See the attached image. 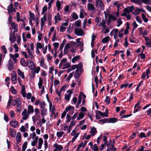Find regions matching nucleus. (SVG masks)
Returning <instances> with one entry per match:
<instances>
[{
	"mask_svg": "<svg viewBox=\"0 0 151 151\" xmlns=\"http://www.w3.org/2000/svg\"><path fill=\"white\" fill-rule=\"evenodd\" d=\"M76 73L74 74V76L76 78L79 77L80 73L82 71V68L83 66L82 63H80L76 65Z\"/></svg>",
	"mask_w": 151,
	"mask_h": 151,
	"instance_id": "nucleus-1",
	"label": "nucleus"
},
{
	"mask_svg": "<svg viewBox=\"0 0 151 151\" xmlns=\"http://www.w3.org/2000/svg\"><path fill=\"white\" fill-rule=\"evenodd\" d=\"M80 134V132L78 131V129L77 128H75L72 131L70 134L73 136V138L72 140V142H73L78 137Z\"/></svg>",
	"mask_w": 151,
	"mask_h": 151,
	"instance_id": "nucleus-2",
	"label": "nucleus"
},
{
	"mask_svg": "<svg viewBox=\"0 0 151 151\" xmlns=\"http://www.w3.org/2000/svg\"><path fill=\"white\" fill-rule=\"evenodd\" d=\"M53 146L54 148L53 151H61L63 149V145H59L56 142L53 145Z\"/></svg>",
	"mask_w": 151,
	"mask_h": 151,
	"instance_id": "nucleus-3",
	"label": "nucleus"
},
{
	"mask_svg": "<svg viewBox=\"0 0 151 151\" xmlns=\"http://www.w3.org/2000/svg\"><path fill=\"white\" fill-rule=\"evenodd\" d=\"M27 65L28 66L29 69L33 70H34L36 67L34 63L30 60L27 61Z\"/></svg>",
	"mask_w": 151,
	"mask_h": 151,
	"instance_id": "nucleus-4",
	"label": "nucleus"
},
{
	"mask_svg": "<svg viewBox=\"0 0 151 151\" xmlns=\"http://www.w3.org/2000/svg\"><path fill=\"white\" fill-rule=\"evenodd\" d=\"M104 3L102 0H96V6L98 8L100 7L101 9H104Z\"/></svg>",
	"mask_w": 151,
	"mask_h": 151,
	"instance_id": "nucleus-5",
	"label": "nucleus"
},
{
	"mask_svg": "<svg viewBox=\"0 0 151 151\" xmlns=\"http://www.w3.org/2000/svg\"><path fill=\"white\" fill-rule=\"evenodd\" d=\"M134 9V6L133 5L131 6H127L124 9L123 13H125L127 14H129L130 12H132V11Z\"/></svg>",
	"mask_w": 151,
	"mask_h": 151,
	"instance_id": "nucleus-6",
	"label": "nucleus"
},
{
	"mask_svg": "<svg viewBox=\"0 0 151 151\" xmlns=\"http://www.w3.org/2000/svg\"><path fill=\"white\" fill-rule=\"evenodd\" d=\"M74 32L75 34L77 36H82L84 32L82 29L79 28L78 29H76L74 30Z\"/></svg>",
	"mask_w": 151,
	"mask_h": 151,
	"instance_id": "nucleus-7",
	"label": "nucleus"
},
{
	"mask_svg": "<svg viewBox=\"0 0 151 151\" xmlns=\"http://www.w3.org/2000/svg\"><path fill=\"white\" fill-rule=\"evenodd\" d=\"M27 51L29 57L32 59L33 58L34 56L33 55V48H27Z\"/></svg>",
	"mask_w": 151,
	"mask_h": 151,
	"instance_id": "nucleus-8",
	"label": "nucleus"
},
{
	"mask_svg": "<svg viewBox=\"0 0 151 151\" xmlns=\"http://www.w3.org/2000/svg\"><path fill=\"white\" fill-rule=\"evenodd\" d=\"M74 107L73 106H69L65 108V109L64 111H65L66 113L68 111H70L71 112L70 113V114H73L74 112Z\"/></svg>",
	"mask_w": 151,
	"mask_h": 151,
	"instance_id": "nucleus-9",
	"label": "nucleus"
},
{
	"mask_svg": "<svg viewBox=\"0 0 151 151\" xmlns=\"http://www.w3.org/2000/svg\"><path fill=\"white\" fill-rule=\"evenodd\" d=\"M17 75L15 72L13 73L11 76V80L12 83L15 84L17 83Z\"/></svg>",
	"mask_w": 151,
	"mask_h": 151,
	"instance_id": "nucleus-10",
	"label": "nucleus"
},
{
	"mask_svg": "<svg viewBox=\"0 0 151 151\" xmlns=\"http://www.w3.org/2000/svg\"><path fill=\"white\" fill-rule=\"evenodd\" d=\"M72 91H71L68 90L67 91V93L65 95V99L67 101H68L70 99L71 96Z\"/></svg>",
	"mask_w": 151,
	"mask_h": 151,
	"instance_id": "nucleus-11",
	"label": "nucleus"
},
{
	"mask_svg": "<svg viewBox=\"0 0 151 151\" xmlns=\"http://www.w3.org/2000/svg\"><path fill=\"white\" fill-rule=\"evenodd\" d=\"M9 124L12 127L15 128L18 126V122L16 120L11 121L9 122Z\"/></svg>",
	"mask_w": 151,
	"mask_h": 151,
	"instance_id": "nucleus-12",
	"label": "nucleus"
},
{
	"mask_svg": "<svg viewBox=\"0 0 151 151\" xmlns=\"http://www.w3.org/2000/svg\"><path fill=\"white\" fill-rule=\"evenodd\" d=\"M89 133L92 136H94L97 133L96 129L94 127L91 128Z\"/></svg>",
	"mask_w": 151,
	"mask_h": 151,
	"instance_id": "nucleus-13",
	"label": "nucleus"
},
{
	"mask_svg": "<svg viewBox=\"0 0 151 151\" xmlns=\"http://www.w3.org/2000/svg\"><path fill=\"white\" fill-rule=\"evenodd\" d=\"M97 112L98 114L101 116H104L106 117H107L109 116L108 114V112L107 109H106L105 112L103 113L100 111H98Z\"/></svg>",
	"mask_w": 151,
	"mask_h": 151,
	"instance_id": "nucleus-14",
	"label": "nucleus"
},
{
	"mask_svg": "<svg viewBox=\"0 0 151 151\" xmlns=\"http://www.w3.org/2000/svg\"><path fill=\"white\" fill-rule=\"evenodd\" d=\"M51 48H48L49 50L52 52V54L54 55V57L55 58L57 57L58 54L57 51V48H54V50L52 49Z\"/></svg>",
	"mask_w": 151,
	"mask_h": 151,
	"instance_id": "nucleus-15",
	"label": "nucleus"
},
{
	"mask_svg": "<svg viewBox=\"0 0 151 151\" xmlns=\"http://www.w3.org/2000/svg\"><path fill=\"white\" fill-rule=\"evenodd\" d=\"M80 39L78 38L76 40V45H77V47H83V42L80 41Z\"/></svg>",
	"mask_w": 151,
	"mask_h": 151,
	"instance_id": "nucleus-16",
	"label": "nucleus"
},
{
	"mask_svg": "<svg viewBox=\"0 0 151 151\" xmlns=\"http://www.w3.org/2000/svg\"><path fill=\"white\" fill-rule=\"evenodd\" d=\"M67 59L66 58H63L59 64V68L62 69L65 64L67 63Z\"/></svg>",
	"mask_w": 151,
	"mask_h": 151,
	"instance_id": "nucleus-17",
	"label": "nucleus"
},
{
	"mask_svg": "<svg viewBox=\"0 0 151 151\" xmlns=\"http://www.w3.org/2000/svg\"><path fill=\"white\" fill-rule=\"evenodd\" d=\"M76 44V42L73 41H71L70 42H68L66 44L64 47H70L71 46H75Z\"/></svg>",
	"mask_w": 151,
	"mask_h": 151,
	"instance_id": "nucleus-18",
	"label": "nucleus"
},
{
	"mask_svg": "<svg viewBox=\"0 0 151 151\" xmlns=\"http://www.w3.org/2000/svg\"><path fill=\"white\" fill-rule=\"evenodd\" d=\"M86 114L85 112L83 111H81L78 114V116L77 117V119L78 120H79L83 119L84 116Z\"/></svg>",
	"mask_w": 151,
	"mask_h": 151,
	"instance_id": "nucleus-19",
	"label": "nucleus"
},
{
	"mask_svg": "<svg viewBox=\"0 0 151 151\" xmlns=\"http://www.w3.org/2000/svg\"><path fill=\"white\" fill-rule=\"evenodd\" d=\"M21 134L20 132H18L17 133V136L16 137V139L17 142V143H19L21 142Z\"/></svg>",
	"mask_w": 151,
	"mask_h": 151,
	"instance_id": "nucleus-20",
	"label": "nucleus"
},
{
	"mask_svg": "<svg viewBox=\"0 0 151 151\" xmlns=\"http://www.w3.org/2000/svg\"><path fill=\"white\" fill-rule=\"evenodd\" d=\"M98 49H93L91 52V55L92 58H93L95 56V54H97Z\"/></svg>",
	"mask_w": 151,
	"mask_h": 151,
	"instance_id": "nucleus-21",
	"label": "nucleus"
},
{
	"mask_svg": "<svg viewBox=\"0 0 151 151\" xmlns=\"http://www.w3.org/2000/svg\"><path fill=\"white\" fill-rule=\"evenodd\" d=\"M13 66L12 60L9 59L8 62V69L9 70H12L13 68Z\"/></svg>",
	"mask_w": 151,
	"mask_h": 151,
	"instance_id": "nucleus-22",
	"label": "nucleus"
},
{
	"mask_svg": "<svg viewBox=\"0 0 151 151\" xmlns=\"http://www.w3.org/2000/svg\"><path fill=\"white\" fill-rule=\"evenodd\" d=\"M108 123H114L117 121V119L113 117L108 119Z\"/></svg>",
	"mask_w": 151,
	"mask_h": 151,
	"instance_id": "nucleus-23",
	"label": "nucleus"
},
{
	"mask_svg": "<svg viewBox=\"0 0 151 151\" xmlns=\"http://www.w3.org/2000/svg\"><path fill=\"white\" fill-rule=\"evenodd\" d=\"M116 148L114 147V145H111L108 146V147L107 149V151H116Z\"/></svg>",
	"mask_w": 151,
	"mask_h": 151,
	"instance_id": "nucleus-24",
	"label": "nucleus"
},
{
	"mask_svg": "<svg viewBox=\"0 0 151 151\" xmlns=\"http://www.w3.org/2000/svg\"><path fill=\"white\" fill-rule=\"evenodd\" d=\"M17 73L18 75H19L22 79H24L25 76L24 73L21 71L19 69L17 70Z\"/></svg>",
	"mask_w": 151,
	"mask_h": 151,
	"instance_id": "nucleus-25",
	"label": "nucleus"
},
{
	"mask_svg": "<svg viewBox=\"0 0 151 151\" xmlns=\"http://www.w3.org/2000/svg\"><path fill=\"white\" fill-rule=\"evenodd\" d=\"M106 24V22L104 20H103L102 22L100 23L99 24V27L101 26L102 27H103V29L101 32H102L104 29H105L106 27V26L105 25Z\"/></svg>",
	"mask_w": 151,
	"mask_h": 151,
	"instance_id": "nucleus-26",
	"label": "nucleus"
},
{
	"mask_svg": "<svg viewBox=\"0 0 151 151\" xmlns=\"http://www.w3.org/2000/svg\"><path fill=\"white\" fill-rule=\"evenodd\" d=\"M87 8L88 10L89 11L93 10L95 9L94 6L92 4L90 3H89L87 5Z\"/></svg>",
	"mask_w": 151,
	"mask_h": 151,
	"instance_id": "nucleus-27",
	"label": "nucleus"
},
{
	"mask_svg": "<svg viewBox=\"0 0 151 151\" xmlns=\"http://www.w3.org/2000/svg\"><path fill=\"white\" fill-rule=\"evenodd\" d=\"M43 143V139L42 138H39L38 141V145L37 147V148L39 149H41Z\"/></svg>",
	"mask_w": 151,
	"mask_h": 151,
	"instance_id": "nucleus-28",
	"label": "nucleus"
},
{
	"mask_svg": "<svg viewBox=\"0 0 151 151\" xmlns=\"http://www.w3.org/2000/svg\"><path fill=\"white\" fill-rule=\"evenodd\" d=\"M18 101H21L20 99L19 98L13 100L12 102V105L13 106H15L16 105H17L18 104Z\"/></svg>",
	"mask_w": 151,
	"mask_h": 151,
	"instance_id": "nucleus-29",
	"label": "nucleus"
},
{
	"mask_svg": "<svg viewBox=\"0 0 151 151\" xmlns=\"http://www.w3.org/2000/svg\"><path fill=\"white\" fill-rule=\"evenodd\" d=\"M12 32L10 33V37H9V40H10V41L11 42L13 43V42H14L15 41L16 39V37H15V35H12Z\"/></svg>",
	"mask_w": 151,
	"mask_h": 151,
	"instance_id": "nucleus-30",
	"label": "nucleus"
},
{
	"mask_svg": "<svg viewBox=\"0 0 151 151\" xmlns=\"http://www.w3.org/2000/svg\"><path fill=\"white\" fill-rule=\"evenodd\" d=\"M28 113H32L34 111L33 107L30 105H29L28 107Z\"/></svg>",
	"mask_w": 151,
	"mask_h": 151,
	"instance_id": "nucleus-31",
	"label": "nucleus"
},
{
	"mask_svg": "<svg viewBox=\"0 0 151 151\" xmlns=\"http://www.w3.org/2000/svg\"><path fill=\"white\" fill-rule=\"evenodd\" d=\"M18 104L17 106V111H20L21 109L22 104L21 101H18Z\"/></svg>",
	"mask_w": 151,
	"mask_h": 151,
	"instance_id": "nucleus-32",
	"label": "nucleus"
},
{
	"mask_svg": "<svg viewBox=\"0 0 151 151\" xmlns=\"http://www.w3.org/2000/svg\"><path fill=\"white\" fill-rule=\"evenodd\" d=\"M47 114V110L46 109H42L41 111V115L42 117H45Z\"/></svg>",
	"mask_w": 151,
	"mask_h": 151,
	"instance_id": "nucleus-33",
	"label": "nucleus"
},
{
	"mask_svg": "<svg viewBox=\"0 0 151 151\" xmlns=\"http://www.w3.org/2000/svg\"><path fill=\"white\" fill-rule=\"evenodd\" d=\"M110 37L109 36H107L103 38L102 40V42L103 43H107L109 40Z\"/></svg>",
	"mask_w": 151,
	"mask_h": 151,
	"instance_id": "nucleus-34",
	"label": "nucleus"
},
{
	"mask_svg": "<svg viewBox=\"0 0 151 151\" xmlns=\"http://www.w3.org/2000/svg\"><path fill=\"white\" fill-rule=\"evenodd\" d=\"M28 143L27 142H25L23 143L22 149V151H25V150L27 148Z\"/></svg>",
	"mask_w": 151,
	"mask_h": 151,
	"instance_id": "nucleus-35",
	"label": "nucleus"
},
{
	"mask_svg": "<svg viewBox=\"0 0 151 151\" xmlns=\"http://www.w3.org/2000/svg\"><path fill=\"white\" fill-rule=\"evenodd\" d=\"M38 139V137H35V139L33 140L31 142V145L32 146H34L37 143Z\"/></svg>",
	"mask_w": 151,
	"mask_h": 151,
	"instance_id": "nucleus-36",
	"label": "nucleus"
},
{
	"mask_svg": "<svg viewBox=\"0 0 151 151\" xmlns=\"http://www.w3.org/2000/svg\"><path fill=\"white\" fill-rule=\"evenodd\" d=\"M56 5L57 7V10L58 11H59L60 9H61V4L60 3V1L58 0L57 1L56 3Z\"/></svg>",
	"mask_w": 151,
	"mask_h": 151,
	"instance_id": "nucleus-37",
	"label": "nucleus"
},
{
	"mask_svg": "<svg viewBox=\"0 0 151 151\" xmlns=\"http://www.w3.org/2000/svg\"><path fill=\"white\" fill-rule=\"evenodd\" d=\"M142 0H131V1L139 5H141L142 4Z\"/></svg>",
	"mask_w": 151,
	"mask_h": 151,
	"instance_id": "nucleus-38",
	"label": "nucleus"
},
{
	"mask_svg": "<svg viewBox=\"0 0 151 151\" xmlns=\"http://www.w3.org/2000/svg\"><path fill=\"white\" fill-rule=\"evenodd\" d=\"M49 108L50 111L52 112H54L55 111V108L52 105V103L51 102H50L49 104Z\"/></svg>",
	"mask_w": 151,
	"mask_h": 151,
	"instance_id": "nucleus-39",
	"label": "nucleus"
},
{
	"mask_svg": "<svg viewBox=\"0 0 151 151\" xmlns=\"http://www.w3.org/2000/svg\"><path fill=\"white\" fill-rule=\"evenodd\" d=\"M81 20L79 19L76 21L74 23L75 25L77 27H79L81 25Z\"/></svg>",
	"mask_w": 151,
	"mask_h": 151,
	"instance_id": "nucleus-40",
	"label": "nucleus"
},
{
	"mask_svg": "<svg viewBox=\"0 0 151 151\" xmlns=\"http://www.w3.org/2000/svg\"><path fill=\"white\" fill-rule=\"evenodd\" d=\"M110 97L109 96H106L105 99L104 100V102L107 104H109L110 103Z\"/></svg>",
	"mask_w": 151,
	"mask_h": 151,
	"instance_id": "nucleus-41",
	"label": "nucleus"
},
{
	"mask_svg": "<svg viewBox=\"0 0 151 151\" xmlns=\"http://www.w3.org/2000/svg\"><path fill=\"white\" fill-rule=\"evenodd\" d=\"M92 149L94 151H99V148L96 144H94L92 147Z\"/></svg>",
	"mask_w": 151,
	"mask_h": 151,
	"instance_id": "nucleus-42",
	"label": "nucleus"
},
{
	"mask_svg": "<svg viewBox=\"0 0 151 151\" xmlns=\"http://www.w3.org/2000/svg\"><path fill=\"white\" fill-rule=\"evenodd\" d=\"M20 63L21 65L23 66L26 67L27 66V62H25L24 59L23 58L21 59Z\"/></svg>",
	"mask_w": 151,
	"mask_h": 151,
	"instance_id": "nucleus-43",
	"label": "nucleus"
},
{
	"mask_svg": "<svg viewBox=\"0 0 151 151\" xmlns=\"http://www.w3.org/2000/svg\"><path fill=\"white\" fill-rule=\"evenodd\" d=\"M99 122L101 124H104L106 123H108V119H101L99 120Z\"/></svg>",
	"mask_w": 151,
	"mask_h": 151,
	"instance_id": "nucleus-44",
	"label": "nucleus"
},
{
	"mask_svg": "<svg viewBox=\"0 0 151 151\" xmlns=\"http://www.w3.org/2000/svg\"><path fill=\"white\" fill-rule=\"evenodd\" d=\"M70 66V64L69 62H67L64 65L63 67H62V69H64L69 68Z\"/></svg>",
	"mask_w": 151,
	"mask_h": 151,
	"instance_id": "nucleus-45",
	"label": "nucleus"
},
{
	"mask_svg": "<svg viewBox=\"0 0 151 151\" xmlns=\"http://www.w3.org/2000/svg\"><path fill=\"white\" fill-rule=\"evenodd\" d=\"M45 104L44 101H42V102H41L40 103V108L42 109H45Z\"/></svg>",
	"mask_w": 151,
	"mask_h": 151,
	"instance_id": "nucleus-46",
	"label": "nucleus"
},
{
	"mask_svg": "<svg viewBox=\"0 0 151 151\" xmlns=\"http://www.w3.org/2000/svg\"><path fill=\"white\" fill-rule=\"evenodd\" d=\"M142 3L146 4H151V0H142Z\"/></svg>",
	"mask_w": 151,
	"mask_h": 151,
	"instance_id": "nucleus-47",
	"label": "nucleus"
},
{
	"mask_svg": "<svg viewBox=\"0 0 151 151\" xmlns=\"http://www.w3.org/2000/svg\"><path fill=\"white\" fill-rule=\"evenodd\" d=\"M11 26L12 27L14 28V30H17L18 29V26L17 25L15 24V23L13 22L11 23Z\"/></svg>",
	"mask_w": 151,
	"mask_h": 151,
	"instance_id": "nucleus-48",
	"label": "nucleus"
},
{
	"mask_svg": "<svg viewBox=\"0 0 151 151\" xmlns=\"http://www.w3.org/2000/svg\"><path fill=\"white\" fill-rule=\"evenodd\" d=\"M64 132L63 131L58 132L57 133V135L58 137H61L63 134Z\"/></svg>",
	"mask_w": 151,
	"mask_h": 151,
	"instance_id": "nucleus-49",
	"label": "nucleus"
},
{
	"mask_svg": "<svg viewBox=\"0 0 151 151\" xmlns=\"http://www.w3.org/2000/svg\"><path fill=\"white\" fill-rule=\"evenodd\" d=\"M52 55H51L50 54H48L47 55V61L48 62H51L52 61L51 60L52 59Z\"/></svg>",
	"mask_w": 151,
	"mask_h": 151,
	"instance_id": "nucleus-50",
	"label": "nucleus"
},
{
	"mask_svg": "<svg viewBox=\"0 0 151 151\" xmlns=\"http://www.w3.org/2000/svg\"><path fill=\"white\" fill-rule=\"evenodd\" d=\"M142 19L144 20L145 22H147L148 21V19L146 18L145 15L144 14H142Z\"/></svg>",
	"mask_w": 151,
	"mask_h": 151,
	"instance_id": "nucleus-51",
	"label": "nucleus"
},
{
	"mask_svg": "<svg viewBox=\"0 0 151 151\" xmlns=\"http://www.w3.org/2000/svg\"><path fill=\"white\" fill-rule=\"evenodd\" d=\"M47 10V5H45L42 8V11L41 12L42 14H45Z\"/></svg>",
	"mask_w": 151,
	"mask_h": 151,
	"instance_id": "nucleus-52",
	"label": "nucleus"
},
{
	"mask_svg": "<svg viewBox=\"0 0 151 151\" xmlns=\"http://www.w3.org/2000/svg\"><path fill=\"white\" fill-rule=\"evenodd\" d=\"M80 58V56L79 55H77L75 56L72 59V62L73 63H74L75 61L78 59Z\"/></svg>",
	"mask_w": 151,
	"mask_h": 151,
	"instance_id": "nucleus-53",
	"label": "nucleus"
},
{
	"mask_svg": "<svg viewBox=\"0 0 151 151\" xmlns=\"http://www.w3.org/2000/svg\"><path fill=\"white\" fill-rule=\"evenodd\" d=\"M121 15L122 16L126 17L127 19L128 20H130L131 19V16L129 14L127 15V14H126L125 13H123Z\"/></svg>",
	"mask_w": 151,
	"mask_h": 151,
	"instance_id": "nucleus-54",
	"label": "nucleus"
},
{
	"mask_svg": "<svg viewBox=\"0 0 151 151\" xmlns=\"http://www.w3.org/2000/svg\"><path fill=\"white\" fill-rule=\"evenodd\" d=\"M108 17L109 18L110 20L112 19L114 20V21H116V18L112 14H109Z\"/></svg>",
	"mask_w": 151,
	"mask_h": 151,
	"instance_id": "nucleus-55",
	"label": "nucleus"
},
{
	"mask_svg": "<svg viewBox=\"0 0 151 151\" xmlns=\"http://www.w3.org/2000/svg\"><path fill=\"white\" fill-rule=\"evenodd\" d=\"M10 90L11 92L13 94H16V93L17 91L13 86H11L10 88Z\"/></svg>",
	"mask_w": 151,
	"mask_h": 151,
	"instance_id": "nucleus-56",
	"label": "nucleus"
},
{
	"mask_svg": "<svg viewBox=\"0 0 151 151\" xmlns=\"http://www.w3.org/2000/svg\"><path fill=\"white\" fill-rule=\"evenodd\" d=\"M66 122L67 123H68L70 121L71 119V116L69 114H68L66 115Z\"/></svg>",
	"mask_w": 151,
	"mask_h": 151,
	"instance_id": "nucleus-57",
	"label": "nucleus"
},
{
	"mask_svg": "<svg viewBox=\"0 0 151 151\" xmlns=\"http://www.w3.org/2000/svg\"><path fill=\"white\" fill-rule=\"evenodd\" d=\"M12 101V97L10 96L9 97V99L7 103V107L10 106L11 105V102Z\"/></svg>",
	"mask_w": 151,
	"mask_h": 151,
	"instance_id": "nucleus-58",
	"label": "nucleus"
},
{
	"mask_svg": "<svg viewBox=\"0 0 151 151\" xmlns=\"http://www.w3.org/2000/svg\"><path fill=\"white\" fill-rule=\"evenodd\" d=\"M43 81L42 78L40 77L39 78V82L38 83V86H42Z\"/></svg>",
	"mask_w": 151,
	"mask_h": 151,
	"instance_id": "nucleus-59",
	"label": "nucleus"
},
{
	"mask_svg": "<svg viewBox=\"0 0 151 151\" xmlns=\"http://www.w3.org/2000/svg\"><path fill=\"white\" fill-rule=\"evenodd\" d=\"M91 135H87L86 133H85L84 135V137L86 140L89 139L91 138Z\"/></svg>",
	"mask_w": 151,
	"mask_h": 151,
	"instance_id": "nucleus-60",
	"label": "nucleus"
},
{
	"mask_svg": "<svg viewBox=\"0 0 151 151\" xmlns=\"http://www.w3.org/2000/svg\"><path fill=\"white\" fill-rule=\"evenodd\" d=\"M40 70V68L39 67H37L36 68H35V71L34 72L35 73H36L37 74H38L39 72V71Z\"/></svg>",
	"mask_w": 151,
	"mask_h": 151,
	"instance_id": "nucleus-61",
	"label": "nucleus"
},
{
	"mask_svg": "<svg viewBox=\"0 0 151 151\" xmlns=\"http://www.w3.org/2000/svg\"><path fill=\"white\" fill-rule=\"evenodd\" d=\"M40 66H41L42 65L44 64V59L43 58H41L40 60L39 61Z\"/></svg>",
	"mask_w": 151,
	"mask_h": 151,
	"instance_id": "nucleus-62",
	"label": "nucleus"
},
{
	"mask_svg": "<svg viewBox=\"0 0 151 151\" xmlns=\"http://www.w3.org/2000/svg\"><path fill=\"white\" fill-rule=\"evenodd\" d=\"M32 94L30 93H28L27 94V96H26L27 99H29L32 97Z\"/></svg>",
	"mask_w": 151,
	"mask_h": 151,
	"instance_id": "nucleus-63",
	"label": "nucleus"
},
{
	"mask_svg": "<svg viewBox=\"0 0 151 151\" xmlns=\"http://www.w3.org/2000/svg\"><path fill=\"white\" fill-rule=\"evenodd\" d=\"M147 45L150 47H151V39H149L147 41V42H146Z\"/></svg>",
	"mask_w": 151,
	"mask_h": 151,
	"instance_id": "nucleus-64",
	"label": "nucleus"
}]
</instances>
